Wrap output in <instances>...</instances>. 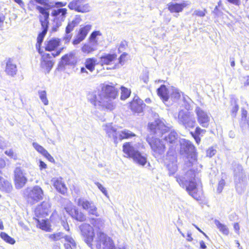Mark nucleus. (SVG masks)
Listing matches in <instances>:
<instances>
[{
	"label": "nucleus",
	"mask_w": 249,
	"mask_h": 249,
	"mask_svg": "<svg viewBox=\"0 0 249 249\" xmlns=\"http://www.w3.org/2000/svg\"><path fill=\"white\" fill-rule=\"evenodd\" d=\"M54 24L52 27V30L53 32H56L57 30V29L61 25L62 23H60L58 21H53Z\"/></svg>",
	"instance_id": "nucleus-59"
},
{
	"label": "nucleus",
	"mask_w": 249,
	"mask_h": 249,
	"mask_svg": "<svg viewBox=\"0 0 249 249\" xmlns=\"http://www.w3.org/2000/svg\"><path fill=\"white\" fill-rule=\"evenodd\" d=\"M53 186L60 193L65 195L67 192V188L61 178H54L52 179Z\"/></svg>",
	"instance_id": "nucleus-21"
},
{
	"label": "nucleus",
	"mask_w": 249,
	"mask_h": 249,
	"mask_svg": "<svg viewBox=\"0 0 249 249\" xmlns=\"http://www.w3.org/2000/svg\"><path fill=\"white\" fill-rule=\"evenodd\" d=\"M90 222L93 229L96 230V236L94 245L97 249H116L113 240L104 233L102 230L104 227L105 221L101 218H91Z\"/></svg>",
	"instance_id": "nucleus-3"
},
{
	"label": "nucleus",
	"mask_w": 249,
	"mask_h": 249,
	"mask_svg": "<svg viewBox=\"0 0 249 249\" xmlns=\"http://www.w3.org/2000/svg\"><path fill=\"white\" fill-rule=\"evenodd\" d=\"M71 32H67V30L65 29V34L64 36H63V39L65 41L66 43L70 42L71 39L72 34L71 33Z\"/></svg>",
	"instance_id": "nucleus-51"
},
{
	"label": "nucleus",
	"mask_w": 249,
	"mask_h": 249,
	"mask_svg": "<svg viewBox=\"0 0 249 249\" xmlns=\"http://www.w3.org/2000/svg\"><path fill=\"white\" fill-rule=\"evenodd\" d=\"M38 165L41 170L47 168V164L42 160H39Z\"/></svg>",
	"instance_id": "nucleus-61"
},
{
	"label": "nucleus",
	"mask_w": 249,
	"mask_h": 249,
	"mask_svg": "<svg viewBox=\"0 0 249 249\" xmlns=\"http://www.w3.org/2000/svg\"><path fill=\"white\" fill-rule=\"evenodd\" d=\"M205 14H206L205 10H204L203 11L197 10H195L194 11L193 15H196L198 17H203L205 16Z\"/></svg>",
	"instance_id": "nucleus-54"
},
{
	"label": "nucleus",
	"mask_w": 249,
	"mask_h": 249,
	"mask_svg": "<svg viewBox=\"0 0 249 249\" xmlns=\"http://www.w3.org/2000/svg\"><path fill=\"white\" fill-rule=\"evenodd\" d=\"M6 143L2 138H0V148L3 149L6 147Z\"/></svg>",
	"instance_id": "nucleus-63"
},
{
	"label": "nucleus",
	"mask_w": 249,
	"mask_h": 249,
	"mask_svg": "<svg viewBox=\"0 0 249 249\" xmlns=\"http://www.w3.org/2000/svg\"><path fill=\"white\" fill-rule=\"evenodd\" d=\"M23 195L28 203L33 204L43 198V191L38 186L27 188L23 191Z\"/></svg>",
	"instance_id": "nucleus-5"
},
{
	"label": "nucleus",
	"mask_w": 249,
	"mask_h": 249,
	"mask_svg": "<svg viewBox=\"0 0 249 249\" xmlns=\"http://www.w3.org/2000/svg\"><path fill=\"white\" fill-rule=\"evenodd\" d=\"M216 153V150L213 147L209 148L206 151L207 156L211 158Z\"/></svg>",
	"instance_id": "nucleus-53"
},
{
	"label": "nucleus",
	"mask_w": 249,
	"mask_h": 249,
	"mask_svg": "<svg viewBox=\"0 0 249 249\" xmlns=\"http://www.w3.org/2000/svg\"><path fill=\"white\" fill-rule=\"evenodd\" d=\"M71 216L73 218L79 222H84L87 219L86 215L83 212L79 211L78 209L74 211Z\"/></svg>",
	"instance_id": "nucleus-32"
},
{
	"label": "nucleus",
	"mask_w": 249,
	"mask_h": 249,
	"mask_svg": "<svg viewBox=\"0 0 249 249\" xmlns=\"http://www.w3.org/2000/svg\"><path fill=\"white\" fill-rule=\"evenodd\" d=\"M126 56V54L125 53H123L119 58L118 59L117 62V67L119 68L120 66H122L124 65L125 61V57Z\"/></svg>",
	"instance_id": "nucleus-49"
},
{
	"label": "nucleus",
	"mask_w": 249,
	"mask_h": 249,
	"mask_svg": "<svg viewBox=\"0 0 249 249\" xmlns=\"http://www.w3.org/2000/svg\"><path fill=\"white\" fill-rule=\"evenodd\" d=\"M121 95L120 98L122 100H125L130 96L131 94L130 89L122 86L121 88Z\"/></svg>",
	"instance_id": "nucleus-43"
},
{
	"label": "nucleus",
	"mask_w": 249,
	"mask_h": 249,
	"mask_svg": "<svg viewBox=\"0 0 249 249\" xmlns=\"http://www.w3.org/2000/svg\"><path fill=\"white\" fill-rule=\"evenodd\" d=\"M67 205L65 206V209L66 211L70 215H71L74 211L77 208L73 205L70 201L67 200L66 201Z\"/></svg>",
	"instance_id": "nucleus-44"
},
{
	"label": "nucleus",
	"mask_w": 249,
	"mask_h": 249,
	"mask_svg": "<svg viewBox=\"0 0 249 249\" xmlns=\"http://www.w3.org/2000/svg\"><path fill=\"white\" fill-rule=\"evenodd\" d=\"M173 91L171 94V97L175 100L178 99L180 97V94L178 90L177 89H173Z\"/></svg>",
	"instance_id": "nucleus-52"
},
{
	"label": "nucleus",
	"mask_w": 249,
	"mask_h": 249,
	"mask_svg": "<svg viewBox=\"0 0 249 249\" xmlns=\"http://www.w3.org/2000/svg\"><path fill=\"white\" fill-rule=\"evenodd\" d=\"M91 29V25L89 24L84 26H81L77 35L85 39Z\"/></svg>",
	"instance_id": "nucleus-38"
},
{
	"label": "nucleus",
	"mask_w": 249,
	"mask_h": 249,
	"mask_svg": "<svg viewBox=\"0 0 249 249\" xmlns=\"http://www.w3.org/2000/svg\"><path fill=\"white\" fill-rule=\"evenodd\" d=\"M37 227L46 231H50L51 230L50 222L48 219H36Z\"/></svg>",
	"instance_id": "nucleus-28"
},
{
	"label": "nucleus",
	"mask_w": 249,
	"mask_h": 249,
	"mask_svg": "<svg viewBox=\"0 0 249 249\" xmlns=\"http://www.w3.org/2000/svg\"><path fill=\"white\" fill-rule=\"evenodd\" d=\"M146 141L150 145L153 155L155 157L159 158L164 154L165 146L164 141L162 139L160 140L149 136L147 138Z\"/></svg>",
	"instance_id": "nucleus-7"
},
{
	"label": "nucleus",
	"mask_w": 249,
	"mask_h": 249,
	"mask_svg": "<svg viewBox=\"0 0 249 249\" xmlns=\"http://www.w3.org/2000/svg\"><path fill=\"white\" fill-rule=\"evenodd\" d=\"M43 156L47 159L50 161L52 162H54L53 158L48 153L47 151H46Z\"/></svg>",
	"instance_id": "nucleus-57"
},
{
	"label": "nucleus",
	"mask_w": 249,
	"mask_h": 249,
	"mask_svg": "<svg viewBox=\"0 0 249 249\" xmlns=\"http://www.w3.org/2000/svg\"><path fill=\"white\" fill-rule=\"evenodd\" d=\"M144 104L143 101L138 97L135 98L130 103L131 109L135 112L140 113L142 111L143 106Z\"/></svg>",
	"instance_id": "nucleus-23"
},
{
	"label": "nucleus",
	"mask_w": 249,
	"mask_h": 249,
	"mask_svg": "<svg viewBox=\"0 0 249 249\" xmlns=\"http://www.w3.org/2000/svg\"><path fill=\"white\" fill-rule=\"evenodd\" d=\"M178 121L186 128H193L196 124L195 119L190 116L189 112L183 110L178 112Z\"/></svg>",
	"instance_id": "nucleus-12"
},
{
	"label": "nucleus",
	"mask_w": 249,
	"mask_h": 249,
	"mask_svg": "<svg viewBox=\"0 0 249 249\" xmlns=\"http://www.w3.org/2000/svg\"><path fill=\"white\" fill-rule=\"evenodd\" d=\"M134 136H135V134L127 129H124L120 131H119L117 137V143L118 141H121L124 139H128Z\"/></svg>",
	"instance_id": "nucleus-31"
},
{
	"label": "nucleus",
	"mask_w": 249,
	"mask_h": 249,
	"mask_svg": "<svg viewBox=\"0 0 249 249\" xmlns=\"http://www.w3.org/2000/svg\"><path fill=\"white\" fill-rule=\"evenodd\" d=\"M61 224L65 230L69 231L70 228L67 222L63 220L61 222Z\"/></svg>",
	"instance_id": "nucleus-62"
},
{
	"label": "nucleus",
	"mask_w": 249,
	"mask_h": 249,
	"mask_svg": "<svg viewBox=\"0 0 249 249\" xmlns=\"http://www.w3.org/2000/svg\"><path fill=\"white\" fill-rule=\"evenodd\" d=\"M102 36V33L99 31H96L93 32L89 39V41L91 42L92 43L98 45V39L97 38V36Z\"/></svg>",
	"instance_id": "nucleus-41"
},
{
	"label": "nucleus",
	"mask_w": 249,
	"mask_h": 249,
	"mask_svg": "<svg viewBox=\"0 0 249 249\" xmlns=\"http://www.w3.org/2000/svg\"><path fill=\"white\" fill-rule=\"evenodd\" d=\"M75 53L71 52L64 56L61 58V64L62 65H74L76 63L75 57Z\"/></svg>",
	"instance_id": "nucleus-26"
},
{
	"label": "nucleus",
	"mask_w": 249,
	"mask_h": 249,
	"mask_svg": "<svg viewBox=\"0 0 249 249\" xmlns=\"http://www.w3.org/2000/svg\"><path fill=\"white\" fill-rule=\"evenodd\" d=\"M123 151L126 155L125 157L131 158L133 162L138 165L144 166L147 163L149 164L146 155L140 152L136 144H133L131 142H125L123 145Z\"/></svg>",
	"instance_id": "nucleus-4"
},
{
	"label": "nucleus",
	"mask_w": 249,
	"mask_h": 249,
	"mask_svg": "<svg viewBox=\"0 0 249 249\" xmlns=\"http://www.w3.org/2000/svg\"><path fill=\"white\" fill-rule=\"evenodd\" d=\"M214 224L219 231L223 234L227 235L229 233V230L228 228L226 225L221 223L219 220H215Z\"/></svg>",
	"instance_id": "nucleus-37"
},
{
	"label": "nucleus",
	"mask_w": 249,
	"mask_h": 249,
	"mask_svg": "<svg viewBox=\"0 0 249 249\" xmlns=\"http://www.w3.org/2000/svg\"><path fill=\"white\" fill-rule=\"evenodd\" d=\"M103 130L106 132L108 137L112 138L115 143H117V137L118 131L112 124H107L103 125Z\"/></svg>",
	"instance_id": "nucleus-20"
},
{
	"label": "nucleus",
	"mask_w": 249,
	"mask_h": 249,
	"mask_svg": "<svg viewBox=\"0 0 249 249\" xmlns=\"http://www.w3.org/2000/svg\"><path fill=\"white\" fill-rule=\"evenodd\" d=\"M68 7L70 10L81 13H88L91 10L87 0H72L69 3Z\"/></svg>",
	"instance_id": "nucleus-9"
},
{
	"label": "nucleus",
	"mask_w": 249,
	"mask_h": 249,
	"mask_svg": "<svg viewBox=\"0 0 249 249\" xmlns=\"http://www.w3.org/2000/svg\"><path fill=\"white\" fill-rule=\"evenodd\" d=\"M98 45L89 41L81 47V51L84 53L89 54L97 50Z\"/></svg>",
	"instance_id": "nucleus-29"
},
{
	"label": "nucleus",
	"mask_w": 249,
	"mask_h": 249,
	"mask_svg": "<svg viewBox=\"0 0 249 249\" xmlns=\"http://www.w3.org/2000/svg\"><path fill=\"white\" fill-rule=\"evenodd\" d=\"M18 71L17 67L14 61L9 59L6 62L5 72L11 77H15Z\"/></svg>",
	"instance_id": "nucleus-22"
},
{
	"label": "nucleus",
	"mask_w": 249,
	"mask_h": 249,
	"mask_svg": "<svg viewBox=\"0 0 249 249\" xmlns=\"http://www.w3.org/2000/svg\"><path fill=\"white\" fill-rule=\"evenodd\" d=\"M0 190L6 192H10L12 190V186L8 181L2 178L1 182L0 183Z\"/></svg>",
	"instance_id": "nucleus-39"
},
{
	"label": "nucleus",
	"mask_w": 249,
	"mask_h": 249,
	"mask_svg": "<svg viewBox=\"0 0 249 249\" xmlns=\"http://www.w3.org/2000/svg\"><path fill=\"white\" fill-rule=\"evenodd\" d=\"M192 136L194 137V138L195 139L196 142L197 143V144H199L200 142V138H199V137L198 136V135H195L194 133H193V132H191Z\"/></svg>",
	"instance_id": "nucleus-64"
},
{
	"label": "nucleus",
	"mask_w": 249,
	"mask_h": 249,
	"mask_svg": "<svg viewBox=\"0 0 249 249\" xmlns=\"http://www.w3.org/2000/svg\"><path fill=\"white\" fill-rule=\"evenodd\" d=\"M95 184L98 187V188L102 192V193L107 197H109V196L107 191L105 187H104L100 183L98 182H95Z\"/></svg>",
	"instance_id": "nucleus-48"
},
{
	"label": "nucleus",
	"mask_w": 249,
	"mask_h": 249,
	"mask_svg": "<svg viewBox=\"0 0 249 249\" xmlns=\"http://www.w3.org/2000/svg\"><path fill=\"white\" fill-rule=\"evenodd\" d=\"M177 137L178 135L177 133L175 131H172L167 137H164L163 141L172 144V145L171 146V148L173 149H174V146L175 145L177 142Z\"/></svg>",
	"instance_id": "nucleus-30"
},
{
	"label": "nucleus",
	"mask_w": 249,
	"mask_h": 249,
	"mask_svg": "<svg viewBox=\"0 0 249 249\" xmlns=\"http://www.w3.org/2000/svg\"><path fill=\"white\" fill-rule=\"evenodd\" d=\"M234 181L236 184V190L241 193L242 190L239 189L241 183L243 182L246 178V175L243 172V168L239 164H236L234 168Z\"/></svg>",
	"instance_id": "nucleus-16"
},
{
	"label": "nucleus",
	"mask_w": 249,
	"mask_h": 249,
	"mask_svg": "<svg viewBox=\"0 0 249 249\" xmlns=\"http://www.w3.org/2000/svg\"><path fill=\"white\" fill-rule=\"evenodd\" d=\"M96 62V59L94 58H87L85 62L86 68L90 72H92L95 70V66L97 64Z\"/></svg>",
	"instance_id": "nucleus-35"
},
{
	"label": "nucleus",
	"mask_w": 249,
	"mask_h": 249,
	"mask_svg": "<svg viewBox=\"0 0 249 249\" xmlns=\"http://www.w3.org/2000/svg\"><path fill=\"white\" fill-rule=\"evenodd\" d=\"M166 166L168 170V174L169 176L174 175L178 170V166L176 160L167 164Z\"/></svg>",
	"instance_id": "nucleus-36"
},
{
	"label": "nucleus",
	"mask_w": 249,
	"mask_h": 249,
	"mask_svg": "<svg viewBox=\"0 0 249 249\" xmlns=\"http://www.w3.org/2000/svg\"><path fill=\"white\" fill-rule=\"evenodd\" d=\"M190 5L188 1H184L181 3L170 2L167 4L169 11L171 13H179L182 11L183 9Z\"/></svg>",
	"instance_id": "nucleus-19"
},
{
	"label": "nucleus",
	"mask_w": 249,
	"mask_h": 249,
	"mask_svg": "<svg viewBox=\"0 0 249 249\" xmlns=\"http://www.w3.org/2000/svg\"><path fill=\"white\" fill-rule=\"evenodd\" d=\"M232 105L233 107L231 109V114L232 116L235 117L239 109V106L237 105L236 101L234 102L233 104Z\"/></svg>",
	"instance_id": "nucleus-50"
},
{
	"label": "nucleus",
	"mask_w": 249,
	"mask_h": 249,
	"mask_svg": "<svg viewBox=\"0 0 249 249\" xmlns=\"http://www.w3.org/2000/svg\"><path fill=\"white\" fill-rule=\"evenodd\" d=\"M67 236L68 235H64L62 232H57L53 234H50L47 235L48 238L51 241H58L63 238H64V239H65V237ZM65 240L66 242V243H67V242L66 241V239H65Z\"/></svg>",
	"instance_id": "nucleus-40"
},
{
	"label": "nucleus",
	"mask_w": 249,
	"mask_h": 249,
	"mask_svg": "<svg viewBox=\"0 0 249 249\" xmlns=\"http://www.w3.org/2000/svg\"><path fill=\"white\" fill-rule=\"evenodd\" d=\"M149 129L157 136H162V135L168 130L167 127L163 122L158 120L149 124Z\"/></svg>",
	"instance_id": "nucleus-15"
},
{
	"label": "nucleus",
	"mask_w": 249,
	"mask_h": 249,
	"mask_svg": "<svg viewBox=\"0 0 249 249\" xmlns=\"http://www.w3.org/2000/svg\"><path fill=\"white\" fill-rule=\"evenodd\" d=\"M33 147L39 153L43 155L47 151L43 147L39 145L36 142H34L32 144Z\"/></svg>",
	"instance_id": "nucleus-47"
},
{
	"label": "nucleus",
	"mask_w": 249,
	"mask_h": 249,
	"mask_svg": "<svg viewBox=\"0 0 249 249\" xmlns=\"http://www.w3.org/2000/svg\"><path fill=\"white\" fill-rule=\"evenodd\" d=\"M84 39V38L77 35L75 38L73 40L72 44L73 45H77Z\"/></svg>",
	"instance_id": "nucleus-55"
},
{
	"label": "nucleus",
	"mask_w": 249,
	"mask_h": 249,
	"mask_svg": "<svg viewBox=\"0 0 249 249\" xmlns=\"http://www.w3.org/2000/svg\"><path fill=\"white\" fill-rule=\"evenodd\" d=\"M158 94L164 102L168 100L169 96L167 89L165 85H161L158 89Z\"/></svg>",
	"instance_id": "nucleus-33"
},
{
	"label": "nucleus",
	"mask_w": 249,
	"mask_h": 249,
	"mask_svg": "<svg viewBox=\"0 0 249 249\" xmlns=\"http://www.w3.org/2000/svg\"><path fill=\"white\" fill-rule=\"evenodd\" d=\"M67 2H57L55 5L57 8L52 10L51 15L53 17V21H58L62 23L64 21L66 14L67 13V9L66 8H59L66 6Z\"/></svg>",
	"instance_id": "nucleus-10"
},
{
	"label": "nucleus",
	"mask_w": 249,
	"mask_h": 249,
	"mask_svg": "<svg viewBox=\"0 0 249 249\" xmlns=\"http://www.w3.org/2000/svg\"><path fill=\"white\" fill-rule=\"evenodd\" d=\"M79 228L85 242L91 248L92 246H95L93 240L95 233L93 227L89 224L84 223L80 225Z\"/></svg>",
	"instance_id": "nucleus-8"
},
{
	"label": "nucleus",
	"mask_w": 249,
	"mask_h": 249,
	"mask_svg": "<svg viewBox=\"0 0 249 249\" xmlns=\"http://www.w3.org/2000/svg\"><path fill=\"white\" fill-rule=\"evenodd\" d=\"M0 237L5 242L9 244L14 245L16 242L15 240L13 238L10 237L4 232H0Z\"/></svg>",
	"instance_id": "nucleus-42"
},
{
	"label": "nucleus",
	"mask_w": 249,
	"mask_h": 249,
	"mask_svg": "<svg viewBox=\"0 0 249 249\" xmlns=\"http://www.w3.org/2000/svg\"><path fill=\"white\" fill-rule=\"evenodd\" d=\"M50 208L51 205L49 202L43 201L36 208L35 214L37 217H44L50 212Z\"/></svg>",
	"instance_id": "nucleus-18"
},
{
	"label": "nucleus",
	"mask_w": 249,
	"mask_h": 249,
	"mask_svg": "<svg viewBox=\"0 0 249 249\" xmlns=\"http://www.w3.org/2000/svg\"><path fill=\"white\" fill-rule=\"evenodd\" d=\"M62 50L63 48L61 49L60 50L57 51L56 53H53L51 54L49 53H46L42 55L40 63V66L41 69L45 73H48L50 72L54 64V62L51 60V55L53 57H55L60 54L61 50Z\"/></svg>",
	"instance_id": "nucleus-11"
},
{
	"label": "nucleus",
	"mask_w": 249,
	"mask_h": 249,
	"mask_svg": "<svg viewBox=\"0 0 249 249\" xmlns=\"http://www.w3.org/2000/svg\"><path fill=\"white\" fill-rule=\"evenodd\" d=\"M36 9L42 14L40 17V21L42 27H45L48 25L49 14L47 10L45 8L40 6H37Z\"/></svg>",
	"instance_id": "nucleus-24"
},
{
	"label": "nucleus",
	"mask_w": 249,
	"mask_h": 249,
	"mask_svg": "<svg viewBox=\"0 0 249 249\" xmlns=\"http://www.w3.org/2000/svg\"><path fill=\"white\" fill-rule=\"evenodd\" d=\"M82 18L80 15H77L72 19H69L66 27L67 32H72L74 28L80 23Z\"/></svg>",
	"instance_id": "nucleus-25"
},
{
	"label": "nucleus",
	"mask_w": 249,
	"mask_h": 249,
	"mask_svg": "<svg viewBox=\"0 0 249 249\" xmlns=\"http://www.w3.org/2000/svg\"><path fill=\"white\" fill-rule=\"evenodd\" d=\"M77 205L88 213L89 215L99 217L100 216L98 208L92 201L86 198L80 197L75 200Z\"/></svg>",
	"instance_id": "nucleus-6"
},
{
	"label": "nucleus",
	"mask_w": 249,
	"mask_h": 249,
	"mask_svg": "<svg viewBox=\"0 0 249 249\" xmlns=\"http://www.w3.org/2000/svg\"><path fill=\"white\" fill-rule=\"evenodd\" d=\"M27 182V178L25 177V173L19 168H16L14 171V183L15 187L20 189L23 188Z\"/></svg>",
	"instance_id": "nucleus-14"
},
{
	"label": "nucleus",
	"mask_w": 249,
	"mask_h": 249,
	"mask_svg": "<svg viewBox=\"0 0 249 249\" xmlns=\"http://www.w3.org/2000/svg\"><path fill=\"white\" fill-rule=\"evenodd\" d=\"M225 185V181L223 179H221L219 181L218 183V185L217 187V191L219 193L221 192L224 186Z\"/></svg>",
	"instance_id": "nucleus-56"
},
{
	"label": "nucleus",
	"mask_w": 249,
	"mask_h": 249,
	"mask_svg": "<svg viewBox=\"0 0 249 249\" xmlns=\"http://www.w3.org/2000/svg\"><path fill=\"white\" fill-rule=\"evenodd\" d=\"M5 153L9 157L14 158V159H16V155L14 154L12 150L9 149L8 150H6L5 151Z\"/></svg>",
	"instance_id": "nucleus-58"
},
{
	"label": "nucleus",
	"mask_w": 249,
	"mask_h": 249,
	"mask_svg": "<svg viewBox=\"0 0 249 249\" xmlns=\"http://www.w3.org/2000/svg\"><path fill=\"white\" fill-rule=\"evenodd\" d=\"M117 55L115 53L105 54L100 57V63L101 65L109 66L107 69H115L117 68Z\"/></svg>",
	"instance_id": "nucleus-13"
},
{
	"label": "nucleus",
	"mask_w": 249,
	"mask_h": 249,
	"mask_svg": "<svg viewBox=\"0 0 249 249\" xmlns=\"http://www.w3.org/2000/svg\"><path fill=\"white\" fill-rule=\"evenodd\" d=\"M118 92L113 86L103 84L101 90L88 95V100L96 108L111 111L117 106Z\"/></svg>",
	"instance_id": "nucleus-2"
},
{
	"label": "nucleus",
	"mask_w": 249,
	"mask_h": 249,
	"mask_svg": "<svg viewBox=\"0 0 249 249\" xmlns=\"http://www.w3.org/2000/svg\"><path fill=\"white\" fill-rule=\"evenodd\" d=\"M205 132H206L205 130L202 129L201 128H200L199 127H196V131H195V134H194L199 136L201 133H204Z\"/></svg>",
	"instance_id": "nucleus-60"
},
{
	"label": "nucleus",
	"mask_w": 249,
	"mask_h": 249,
	"mask_svg": "<svg viewBox=\"0 0 249 249\" xmlns=\"http://www.w3.org/2000/svg\"><path fill=\"white\" fill-rule=\"evenodd\" d=\"M60 39L59 38H53L45 42V50L48 51L54 50L60 45Z\"/></svg>",
	"instance_id": "nucleus-27"
},
{
	"label": "nucleus",
	"mask_w": 249,
	"mask_h": 249,
	"mask_svg": "<svg viewBox=\"0 0 249 249\" xmlns=\"http://www.w3.org/2000/svg\"><path fill=\"white\" fill-rule=\"evenodd\" d=\"M195 111L196 115L197 121L200 125L203 127H207L210 121V117L207 113L198 107L195 108Z\"/></svg>",
	"instance_id": "nucleus-17"
},
{
	"label": "nucleus",
	"mask_w": 249,
	"mask_h": 249,
	"mask_svg": "<svg viewBox=\"0 0 249 249\" xmlns=\"http://www.w3.org/2000/svg\"><path fill=\"white\" fill-rule=\"evenodd\" d=\"M39 98L44 105H48L49 102L47 98V93L45 90L38 91Z\"/></svg>",
	"instance_id": "nucleus-45"
},
{
	"label": "nucleus",
	"mask_w": 249,
	"mask_h": 249,
	"mask_svg": "<svg viewBox=\"0 0 249 249\" xmlns=\"http://www.w3.org/2000/svg\"><path fill=\"white\" fill-rule=\"evenodd\" d=\"M180 153L186 157L185 165L191 167L183 175H176L175 178L179 185L185 188L189 194L196 200L202 194V184L197 172L196 149L189 140L181 139L180 142Z\"/></svg>",
	"instance_id": "nucleus-1"
},
{
	"label": "nucleus",
	"mask_w": 249,
	"mask_h": 249,
	"mask_svg": "<svg viewBox=\"0 0 249 249\" xmlns=\"http://www.w3.org/2000/svg\"><path fill=\"white\" fill-rule=\"evenodd\" d=\"M43 31L40 33L37 37V40L38 44H40L43 41V38L47 33L48 30V25L45 27H42Z\"/></svg>",
	"instance_id": "nucleus-46"
},
{
	"label": "nucleus",
	"mask_w": 249,
	"mask_h": 249,
	"mask_svg": "<svg viewBox=\"0 0 249 249\" xmlns=\"http://www.w3.org/2000/svg\"><path fill=\"white\" fill-rule=\"evenodd\" d=\"M65 239L67 242V243H65L66 249H80L79 247L76 246L75 241L71 236H66Z\"/></svg>",
	"instance_id": "nucleus-34"
}]
</instances>
